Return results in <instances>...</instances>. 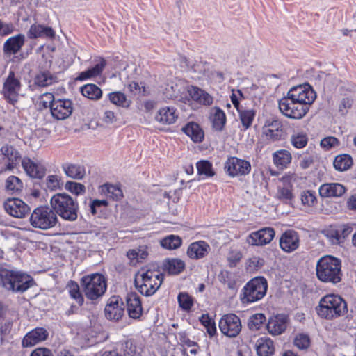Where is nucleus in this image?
I'll use <instances>...</instances> for the list:
<instances>
[{
  "label": "nucleus",
  "mask_w": 356,
  "mask_h": 356,
  "mask_svg": "<svg viewBox=\"0 0 356 356\" xmlns=\"http://www.w3.org/2000/svg\"><path fill=\"white\" fill-rule=\"evenodd\" d=\"M35 284L30 275L0 266V285L14 293H24Z\"/></svg>",
  "instance_id": "obj_1"
},
{
  "label": "nucleus",
  "mask_w": 356,
  "mask_h": 356,
  "mask_svg": "<svg viewBox=\"0 0 356 356\" xmlns=\"http://www.w3.org/2000/svg\"><path fill=\"white\" fill-rule=\"evenodd\" d=\"M316 312L321 318L333 320L344 316L348 312V306L341 296L328 294L320 299Z\"/></svg>",
  "instance_id": "obj_2"
},
{
  "label": "nucleus",
  "mask_w": 356,
  "mask_h": 356,
  "mask_svg": "<svg viewBox=\"0 0 356 356\" xmlns=\"http://www.w3.org/2000/svg\"><path fill=\"white\" fill-rule=\"evenodd\" d=\"M317 278L325 283L337 284L341 281V261L330 255L321 257L316 266Z\"/></svg>",
  "instance_id": "obj_3"
},
{
  "label": "nucleus",
  "mask_w": 356,
  "mask_h": 356,
  "mask_svg": "<svg viewBox=\"0 0 356 356\" xmlns=\"http://www.w3.org/2000/svg\"><path fill=\"white\" fill-rule=\"evenodd\" d=\"M50 204L56 216L58 215L63 220L74 221L77 219L78 203L68 194H55L50 200Z\"/></svg>",
  "instance_id": "obj_4"
},
{
  "label": "nucleus",
  "mask_w": 356,
  "mask_h": 356,
  "mask_svg": "<svg viewBox=\"0 0 356 356\" xmlns=\"http://www.w3.org/2000/svg\"><path fill=\"white\" fill-rule=\"evenodd\" d=\"M268 282L264 277L251 279L243 286L240 295L243 304L252 303L261 300L266 294Z\"/></svg>",
  "instance_id": "obj_5"
},
{
  "label": "nucleus",
  "mask_w": 356,
  "mask_h": 356,
  "mask_svg": "<svg viewBox=\"0 0 356 356\" xmlns=\"http://www.w3.org/2000/svg\"><path fill=\"white\" fill-rule=\"evenodd\" d=\"M80 283L85 296L91 300H95L102 297L107 288L105 277L99 273L83 276Z\"/></svg>",
  "instance_id": "obj_6"
},
{
  "label": "nucleus",
  "mask_w": 356,
  "mask_h": 356,
  "mask_svg": "<svg viewBox=\"0 0 356 356\" xmlns=\"http://www.w3.org/2000/svg\"><path fill=\"white\" fill-rule=\"evenodd\" d=\"M58 217L52 207L41 206L35 208L30 216V223L42 230L51 229L57 224Z\"/></svg>",
  "instance_id": "obj_7"
},
{
  "label": "nucleus",
  "mask_w": 356,
  "mask_h": 356,
  "mask_svg": "<svg viewBox=\"0 0 356 356\" xmlns=\"http://www.w3.org/2000/svg\"><path fill=\"white\" fill-rule=\"evenodd\" d=\"M164 275L151 270L140 275V281L136 277L134 284L139 292L146 296H150L155 293L163 282Z\"/></svg>",
  "instance_id": "obj_8"
},
{
  "label": "nucleus",
  "mask_w": 356,
  "mask_h": 356,
  "mask_svg": "<svg viewBox=\"0 0 356 356\" xmlns=\"http://www.w3.org/2000/svg\"><path fill=\"white\" fill-rule=\"evenodd\" d=\"M279 108L283 115L292 119H301L309 111L307 106L299 104L287 96L279 101Z\"/></svg>",
  "instance_id": "obj_9"
},
{
  "label": "nucleus",
  "mask_w": 356,
  "mask_h": 356,
  "mask_svg": "<svg viewBox=\"0 0 356 356\" xmlns=\"http://www.w3.org/2000/svg\"><path fill=\"white\" fill-rule=\"evenodd\" d=\"M21 82L15 76L14 72L10 71L3 83L2 94L8 103L15 105L18 101Z\"/></svg>",
  "instance_id": "obj_10"
},
{
  "label": "nucleus",
  "mask_w": 356,
  "mask_h": 356,
  "mask_svg": "<svg viewBox=\"0 0 356 356\" xmlns=\"http://www.w3.org/2000/svg\"><path fill=\"white\" fill-rule=\"evenodd\" d=\"M241 320L234 314H225L219 321V328L221 332L230 338L237 337L241 331Z\"/></svg>",
  "instance_id": "obj_11"
},
{
  "label": "nucleus",
  "mask_w": 356,
  "mask_h": 356,
  "mask_svg": "<svg viewBox=\"0 0 356 356\" xmlns=\"http://www.w3.org/2000/svg\"><path fill=\"white\" fill-rule=\"evenodd\" d=\"M225 170L232 177L246 175L251 170V165L249 161L233 156L225 163Z\"/></svg>",
  "instance_id": "obj_12"
},
{
  "label": "nucleus",
  "mask_w": 356,
  "mask_h": 356,
  "mask_svg": "<svg viewBox=\"0 0 356 356\" xmlns=\"http://www.w3.org/2000/svg\"><path fill=\"white\" fill-rule=\"evenodd\" d=\"M3 206L6 211L15 218H24L31 211L29 206L19 198H8Z\"/></svg>",
  "instance_id": "obj_13"
},
{
  "label": "nucleus",
  "mask_w": 356,
  "mask_h": 356,
  "mask_svg": "<svg viewBox=\"0 0 356 356\" xmlns=\"http://www.w3.org/2000/svg\"><path fill=\"white\" fill-rule=\"evenodd\" d=\"M104 312L107 319L118 321L124 314V302L119 296H111L108 300Z\"/></svg>",
  "instance_id": "obj_14"
},
{
  "label": "nucleus",
  "mask_w": 356,
  "mask_h": 356,
  "mask_svg": "<svg viewBox=\"0 0 356 356\" xmlns=\"http://www.w3.org/2000/svg\"><path fill=\"white\" fill-rule=\"evenodd\" d=\"M72 105V102L69 99H58L52 105L51 113L56 120H65L71 115Z\"/></svg>",
  "instance_id": "obj_15"
},
{
  "label": "nucleus",
  "mask_w": 356,
  "mask_h": 356,
  "mask_svg": "<svg viewBox=\"0 0 356 356\" xmlns=\"http://www.w3.org/2000/svg\"><path fill=\"white\" fill-rule=\"evenodd\" d=\"M275 236L271 227H264L248 235L246 242L250 245H264L269 243Z\"/></svg>",
  "instance_id": "obj_16"
},
{
  "label": "nucleus",
  "mask_w": 356,
  "mask_h": 356,
  "mask_svg": "<svg viewBox=\"0 0 356 356\" xmlns=\"http://www.w3.org/2000/svg\"><path fill=\"white\" fill-rule=\"evenodd\" d=\"M49 337L48 331L44 327H36L24 337L22 345L24 348H29L35 346L47 339Z\"/></svg>",
  "instance_id": "obj_17"
},
{
  "label": "nucleus",
  "mask_w": 356,
  "mask_h": 356,
  "mask_svg": "<svg viewBox=\"0 0 356 356\" xmlns=\"http://www.w3.org/2000/svg\"><path fill=\"white\" fill-rule=\"evenodd\" d=\"M22 165L30 177L40 179L46 174V168L42 163L35 162L29 157H24L22 159Z\"/></svg>",
  "instance_id": "obj_18"
},
{
  "label": "nucleus",
  "mask_w": 356,
  "mask_h": 356,
  "mask_svg": "<svg viewBox=\"0 0 356 356\" xmlns=\"http://www.w3.org/2000/svg\"><path fill=\"white\" fill-rule=\"evenodd\" d=\"M127 310L130 318L138 319L143 314L140 296L135 292L127 294L126 298Z\"/></svg>",
  "instance_id": "obj_19"
},
{
  "label": "nucleus",
  "mask_w": 356,
  "mask_h": 356,
  "mask_svg": "<svg viewBox=\"0 0 356 356\" xmlns=\"http://www.w3.org/2000/svg\"><path fill=\"white\" fill-rule=\"evenodd\" d=\"M289 317L285 314H277L270 318L266 325L268 332L272 335L283 333L288 325Z\"/></svg>",
  "instance_id": "obj_20"
},
{
  "label": "nucleus",
  "mask_w": 356,
  "mask_h": 356,
  "mask_svg": "<svg viewBox=\"0 0 356 356\" xmlns=\"http://www.w3.org/2000/svg\"><path fill=\"white\" fill-rule=\"evenodd\" d=\"M299 236L293 230L286 231L280 239V248L286 252L296 250L299 246Z\"/></svg>",
  "instance_id": "obj_21"
},
{
  "label": "nucleus",
  "mask_w": 356,
  "mask_h": 356,
  "mask_svg": "<svg viewBox=\"0 0 356 356\" xmlns=\"http://www.w3.org/2000/svg\"><path fill=\"white\" fill-rule=\"evenodd\" d=\"M56 33L51 27L36 23L33 24L27 32V37L29 39H53Z\"/></svg>",
  "instance_id": "obj_22"
},
{
  "label": "nucleus",
  "mask_w": 356,
  "mask_h": 356,
  "mask_svg": "<svg viewBox=\"0 0 356 356\" xmlns=\"http://www.w3.org/2000/svg\"><path fill=\"white\" fill-rule=\"evenodd\" d=\"M58 81L57 76L48 70L40 69L33 78V86L45 88Z\"/></svg>",
  "instance_id": "obj_23"
},
{
  "label": "nucleus",
  "mask_w": 356,
  "mask_h": 356,
  "mask_svg": "<svg viewBox=\"0 0 356 356\" xmlns=\"http://www.w3.org/2000/svg\"><path fill=\"white\" fill-rule=\"evenodd\" d=\"M25 42V36L17 34L9 38L3 44V51L6 55L15 54L19 51Z\"/></svg>",
  "instance_id": "obj_24"
},
{
  "label": "nucleus",
  "mask_w": 356,
  "mask_h": 356,
  "mask_svg": "<svg viewBox=\"0 0 356 356\" xmlns=\"http://www.w3.org/2000/svg\"><path fill=\"white\" fill-rule=\"evenodd\" d=\"M210 250V246L205 241H199L191 243L187 250V255L193 259L204 257Z\"/></svg>",
  "instance_id": "obj_25"
},
{
  "label": "nucleus",
  "mask_w": 356,
  "mask_h": 356,
  "mask_svg": "<svg viewBox=\"0 0 356 356\" xmlns=\"http://www.w3.org/2000/svg\"><path fill=\"white\" fill-rule=\"evenodd\" d=\"M0 152L8 159V163L6 168L9 170H13L21 160L20 153L12 145H6L2 146Z\"/></svg>",
  "instance_id": "obj_26"
},
{
  "label": "nucleus",
  "mask_w": 356,
  "mask_h": 356,
  "mask_svg": "<svg viewBox=\"0 0 356 356\" xmlns=\"http://www.w3.org/2000/svg\"><path fill=\"white\" fill-rule=\"evenodd\" d=\"M346 192V188L339 183L324 184L319 188V194L322 197H340Z\"/></svg>",
  "instance_id": "obj_27"
},
{
  "label": "nucleus",
  "mask_w": 356,
  "mask_h": 356,
  "mask_svg": "<svg viewBox=\"0 0 356 356\" xmlns=\"http://www.w3.org/2000/svg\"><path fill=\"white\" fill-rule=\"evenodd\" d=\"M188 92L191 98L200 104L210 106L213 104V97L197 86H191Z\"/></svg>",
  "instance_id": "obj_28"
},
{
  "label": "nucleus",
  "mask_w": 356,
  "mask_h": 356,
  "mask_svg": "<svg viewBox=\"0 0 356 356\" xmlns=\"http://www.w3.org/2000/svg\"><path fill=\"white\" fill-rule=\"evenodd\" d=\"M194 143H201L204 138V133L201 127L196 122H191L187 123L181 129Z\"/></svg>",
  "instance_id": "obj_29"
},
{
  "label": "nucleus",
  "mask_w": 356,
  "mask_h": 356,
  "mask_svg": "<svg viewBox=\"0 0 356 356\" xmlns=\"http://www.w3.org/2000/svg\"><path fill=\"white\" fill-rule=\"evenodd\" d=\"M177 118L175 108L169 106L160 108L155 116L156 120L163 124H173Z\"/></svg>",
  "instance_id": "obj_30"
},
{
  "label": "nucleus",
  "mask_w": 356,
  "mask_h": 356,
  "mask_svg": "<svg viewBox=\"0 0 356 356\" xmlns=\"http://www.w3.org/2000/svg\"><path fill=\"white\" fill-rule=\"evenodd\" d=\"M259 356H272L275 352L273 341L268 337L259 338L255 344Z\"/></svg>",
  "instance_id": "obj_31"
},
{
  "label": "nucleus",
  "mask_w": 356,
  "mask_h": 356,
  "mask_svg": "<svg viewBox=\"0 0 356 356\" xmlns=\"http://www.w3.org/2000/svg\"><path fill=\"white\" fill-rule=\"evenodd\" d=\"M65 174L68 177L81 180L86 175V169L83 165L74 163H65L62 165Z\"/></svg>",
  "instance_id": "obj_32"
},
{
  "label": "nucleus",
  "mask_w": 356,
  "mask_h": 356,
  "mask_svg": "<svg viewBox=\"0 0 356 356\" xmlns=\"http://www.w3.org/2000/svg\"><path fill=\"white\" fill-rule=\"evenodd\" d=\"M211 120L213 129L217 131H222L227 121L225 112L219 107H214L211 113Z\"/></svg>",
  "instance_id": "obj_33"
},
{
  "label": "nucleus",
  "mask_w": 356,
  "mask_h": 356,
  "mask_svg": "<svg viewBox=\"0 0 356 356\" xmlns=\"http://www.w3.org/2000/svg\"><path fill=\"white\" fill-rule=\"evenodd\" d=\"M163 266V270L170 275H178L185 268V263L179 259H166Z\"/></svg>",
  "instance_id": "obj_34"
},
{
  "label": "nucleus",
  "mask_w": 356,
  "mask_h": 356,
  "mask_svg": "<svg viewBox=\"0 0 356 356\" xmlns=\"http://www.w3.org/2000/svg\"><path fill=\"white\" fill-rule=\"evenodd\" d=\"M291 161V154L287 150L281 149L273 154V162L275 165L280 169L286 168Z\"/></svg>",
  "instance_id": "obj_35"
},
{
  "label": "nucleus",
  "mask_w": 356,
  "mask_h": 356,
  "mask_svg": "<svg viewBox=\"0 0 356 356\" xmlns=\"http://www.w3.org/2000/svg\"><path fill=\"white\" fill-rule=\"evenodd\" d=\"M107 97L112 104L118 106L129 108L131 104V100L128 99L124 93L120 91L110 92Z\"/></svg>",
  "instance_id": "obj_36"
},
{
  "label": "nucleus",
  "mask_w": 356,
  "mask_h": 356,
  "mask_svg": "<svg viewBox=\"0 0 356 356\" xmlns=\"http://www.w3.org/2000/svg\"><path fill=\"white\" fill-rule=\"evenodd\" d=\"M81 94L92 100L99 99L102 96V90L95 84L89 83L81 88Z\"/></svg>",
  "instance_id": "obj_37"
},
{
  "label": "nucleus",
  "mask_w": 356,
  "mask_h": 356,
  "mask_svg": "<svg viewBox=\"0 0 356 356\" xmlns=\"http://www.w3.org/2000/svg\"><path fill=\"white\" fill-rule=\"evenodd\" d=\"M5 187L9 193H19L23 189V182L19 177L10 175L6 180Z\"/></svg>",
  "instance_id": "obj_38"
},
{
  "label": "nucleus",
  "mask_w": 356,
  "mask_h": 356,
  "mask_svg": "<svg viewBox=\"0 0 356 356\" xmlns=\"http://www.w3.org/2000/svg\"><path fill=\"white\" fill-rule=\"evenodd\" d=\"M333 165L337 170L346 171L353 165L352 157L346 154L338 155L335 157Z\"/></svg>",
  "instance_id": "obj_39"
},
{
  "label": "nucleus",
  "mask_w": 356,
  "mask_h": 356,
  "mask_svg": "<svg viewBox=\"0 0 356 356\" xmlns=\"http://www.w3.org/2000/svg\"><path fill=\"white\" fill-rule=\"evenodd\" d=\"M237 111L239 114V118L243 127V130H247L252 126L256 115L255 111L253 109L240 108Z\"/></svg>",
  "instance_id": "obj_40"
},
{
  "label": "nucleus",
  "mask_w": 356,
  "mask_h": 356,
  "mask_svg": "<svg viewBox=\"0 0 356 356\" xmlns=\"http://www.w3.org/2000/svg\"><path fill=\"white\" fill-rule=\"evenodd\" d=\"M67 289L68 290L70 297L81 306L84 302V298L77 282L70 280L67 284Z\"/></svg>",
  "instance_id": "obj_41"
},
{
  "label": "nucleus",
  "mask_w": 356,
  "mask_h": 356,
  "mask_svg": "<svg viewBox=\"0 0 356 356\" xmlns=\"http://www.w3.org/2000/svg\"><path fill=\"white\" fill-rule=\"evenodd\" d=\"M197 174L204 177H211L214 176L215 172L211 162L207 160H202L196 163Z\"/></svg>",
  "instance_id": "obj_42"
},
{
  "label": "nucleus",
  "mask_w": 356,
  "mask_h": 356,
  "mask_svg": "<svg viewBox=\"0 0 356 356\" xmlns=\"http://www.w3.org/2000/svg\"><path fill=\"white\" fill-rule=\"evenodd\" d=\"M102 193L113 200H118L123 196L122 191L119 187L108 184L102 186Z\"/></svg>",
  "instance_id": "obj_43"
},
{
  "label": "nucleus",
  "mask_w": 356,
  "mask_h": 356,
  "mask_svg": "<svg viewBox=\"0 0 356 356\" xmlns=\"http://www.w3.org/2000/svg\"><path fill=\"white\" fill-rule=\"evenodd\" d=\"M266 320V319L265 315L261 313L253 314L248 319V328L252 331L259 330L260 327L264 324Z\"/></svg>",
  "instance_id": "obj_44"
},
{
  "label": "nucleus",
  "mask_w": 356,
  "mask_h": 356,
  "mask_svg": "<svg viewBox=\"0 0 356 356\" xmlns=\"http://www.w3.org/2000/svg\"><path fill=\"white\" fill-rule=\"evenodd\" d=\"M181 238L178 236L170 235L163 238L161 241V245L168 250H175L181 245Z\"/></svg>",
  "instance_id": "obj_45"
},
{
  "label": "nucleus",
  "mask_w": 356,
  "mask_h": 356,
  "mask_svg": "<svg viewBox=\"0 0 356 356\" xmlns=\"http://www.w3.org/2000/svg\"><path fill=\"white\" fill-rule=\"evenodd\" d=\"M316 97V92L314 91V90L312 88V87L309 86V89L307 88V90L304 93H302L301 95H300V97L298 99H294L295 101L298 102V103L304 104L305 106H307L308 109H309L310 105L314 102Z\"/></svg>",
  "instance_id": "obj_46"
},
{
  "label": "nucleus",
  "mask_w": 356,
  "mask_h": 356,
  "mask_svg": "<svg viewBox=\"0 0 356 356\" xmlns=\"http://www.w3.org/2000/svg\"><path fill=\"white\" fill-rule=\"evenodd\" d=\"M290 140L293 146L298 149L305 147L308 142L307 134L302 132L293 133Z\"/></svg>",
  "instance_id": "obj_47"
},
{
  "label": "nucleus",
  "mask_w": 356,
  "mask_h": 356,
  "mask_svg": "<svg viewBox=\"0 0 356 356\" xmlns=\"http://www.w3.org/2000/svg\"><path fill=\"white\" fill-rule=\"evenodd\" d=\"M200 321L206 327L207 332L210 337L215 335L216 332V324L208 314H202L200 318Z\"/></svg>",
  "instance_id": "obj_48"
},
{
  "label": "nucleus",
  "mask_w": 356,
  "mask_h": 356,
  "mask_svg": "<svg viewBox=\"0 0 356 356\" xmlns=\"http://www.w3.org/2000/svg\"><path fill=\"white\" fill-rule=\"evenodd\" d=\"M179 307L185 310L189 311L193 305V298L186 293H180L177 297Z\"/></svg>",
  "instance_id": "obj_49"
},
{
  "label": "nucleus",
  "mask_w": 356,
  "mask_h": 356,
  "mask_svg": "<svg viewBox=\"0 0 356 356\" xmlns=\"http://www.w3.org/2000/svg\"><path fill=\"white\" fill-rule=\"evenodd\" d=\"M277 195L279 200L286 204H291L293 199V195L289 186L279 188Z\"/></svg>",
  "instance_id": "obj_50"
},
{
  "label": "nucleus",
  "mask_w": 356,
  "mask_h": 356,
  "mask_svg": "<svg viewBox=\"0 0 356 356\" xmlns=\"http://www.w3.org/2000/svg\"><path fill=\"white\" fill-rule=\"evenodd\" d=\"M307 89H309V85L308 83H305L304 85H299L295 87H293L290 89V90L287 93V97L292 99H298L300 95L305 92Z\"/></svg>",
  "instance_id": "obj_51"
},
{
  "label": "nucleus",
  "mask_w": 356,
  "mask_h": 356,
  "mask_svg": "<svg viewBox=\"0 0 356 356\" xmlns=\"http://www.w3.org/2000/svg\"><path fill=\"white\" fill-rule=\"evenodd\" d=\"M294 345L299 349H307L310 345V339L307 334H299L294 339Z\"/></svg>",
  "instance_id": "obj_52"
},
{
  "label": "nucleus",
  "mask_w": 356,
  "mask_h": 356,
  "mask_svg": "<svg viewBox=\"0 0 356 356\" xmlns=\"http://www.w3.org/2000/svg\"><path fill=\"white\" fill-rule=\"evenodd\" d=\"M264 259L257 256L250 258L247 262L248 268L250 271H257L259 270L264 266Z\"/></svg>",
  "instance_id": "obj_53"
},
{
  "label": "nucleus",
  "mask_w": 356,
  "mask_h": 356,
  "mask_svg": "<svg viewBox=\"0 0 356 356\" xmlns=\"http://www.w3.org/2000/svg\"><path fill=\"white\" fill-rule=\"evenodd\" d=\"M301 202L303 205L312 207L316 202L315 193L312 191H305L301 194Z\"/></svg>",
  "instance_id": "obj_54"
},
{
  "label": "nucleus",
  "mask_w": 356,
  "mask_h": 356,
  "mask_svg": "<svg viewBox=\"0 0 356 356\" xmlns=\"http://www.w3.org/2000/svg\"><path fill=\"white\" fill-rule=\"evenodd\" d=\"M65 189L78 195L85 191V186L82 184L68 181L65 184Z\"/></svg>",
  "instance_id": "obj_55"
},
{
  "label": "nucleus",
  "mask_w": 356,
  "mask_h": 356,
  "mask_svg": "<svg viewBox=\"0 0 356 356\" xmlns=\"http://www.w3.org/2000/svg\"><path fill=\"white\" fill-rule=\"evenodd\" d=\"M40 104L42 105L44 108H50L51 110L52 105L56 99L52 93L46 92L40 96Z\"/></svg>",
  "instance_id": "obj_56"
},
{
  "label": "nucleus",
  "mask_w": 356,
  "mask_h": 356,
  "mask_svg": "<svg viewBox=\"0 0 356 356\" xmlns=\"http://www.w3.org/2000/svg\"><path fill=\"white\" fill-rule=\"evenodd\" d=\"M108 202L105 200H94L90 204V212L92 214L95 215L98 211H102V207H106Z\"/></svg>",
  "instance_id": "obj_57"
},
{
  "label": "nucleus",
  "mask_w": 356,
  "mask_h": 356,
  "mask_svg": "<svg viewBox=\"0 0 356 356\" xmlns=\"http://www.w3.org/2000/svg\"><path fill=\"white\" fill-rule=\"evenodd\" d=\"M353 100L350 97H343L340 101L339 105V111L341 115H346L348 110L351 108Z\"/></svg>",
  "instance_id": "obj_58"
},
{
  "label": "nucleus",
  "mask_w": 356,
  "mask_h": 356,
  "mask_svg": "<svg viewBox=\"0 0 356 356\" xmlns=\"http://www.w3.org/2000/svg\"><path fill=\"white\" fill-rule=\"evenodd\" d=\"M13 326L12 321H7L4 323H0V341L1 344L4 342L5 337L10 332Z\"/></svg>",
  "instance_id": "obj_59"
},
{
  "label": "nucleus",
  "mask_w": 356,
  "mask_h": 356,
  "mask_svg": "<svg viewBox=\"0 0 356 356\" xmlns=\"http://www.w3.org/2000/svg\"><path fill=\"white\" fill-rule=\"evenodd\" d=\"M339 144V140L332 136L326 137L321 140V146L326 149H330Z\"/></svg>",
  "instance_id": "obj_60"
},
{
  "label": "nucleus",
  "mask_w": 356,
  "mask_h": 356,
  "mask_svg": "<svg viewBox=\"0 0 356 356\" xmlns=\"http://www.w3.org/2000/svg\"><path fill=\"white\" fill-rule=\"evenodd\" d=\"M264 134L266 135L267 139L274 142L280 140L282 138V131L264 129Z\"/></svg>",
  "instance_id": "obj_61"
},
{
  "label": "nucleus",
  "mask_w": 356,
  "mask_h": 356,
  "mask_svg": "<svg viewBox=\"0 0 356 356\" xmlns=\"http://www.w3.org/2000/svg\"><path fill=\"white\" fill-rule=\"evenodd\" d=\"M0 35H7L11 34L15 31V26L13 23H5L0 20Z\"/></svg>",
  "instance_id": "obj_62"
},
{
  "label": "nucleus",
  "mask_w": 356,
  "mask_h": 356,
  "mask_svg": "<svg viewBox=\"0 0 356 356\" xmlns=\"http://www.w3.org/2000/svg\"><path fill=\"white\" fill-rule=\"evenodd\" d=\"M122 349L124 356H134L136 352V347L129 341H127L122 344Z\"/></svg>",
  "instance_id": "obj_63"
},
{
  "label": "nucleus",
  "mask_w": 356,
  "mask_h": 356,
  "mask_svg": "<svg viewBox=\"0 0 356 356\" xmlns=\"http://www.w3.org/2000/svg\"><path fill=\"white\" fill-rule=\"evenodd\" d=\"M30 356H54V355L50 349L44 347H40L32 351Z\"/></svg>",
  "instance_id": "obj_64"
}]
</instances>
